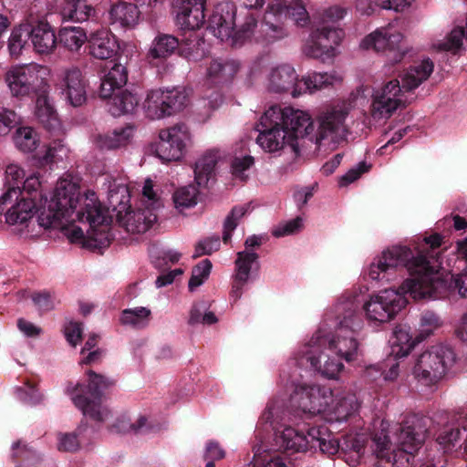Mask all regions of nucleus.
<instances>
[{"label": "nucleus", "instance_id": "39448f33", "mask_svg": "<svg viewBox=\"0 0 467 467\" xmlns=\"http://www.w3.org/2000/svg\"><path fill=\"white\" fill-rule=\"evenodd\" d=\"M111 384L112 381H70L66 391L84 417L100 425L112 416L111 410L102 404L105 391Z\"/></svg>", "mask_w": 467, "mask_h": 467}, {"label": "nucleus", "instance_id": "58836bf2", "mask_svg": "<svg viewBox=\"0 0 467 467\" xmlns=\"http://www.w3.org/2000/svg\"><path fill=\"white\" fill-rule=\"evenodd\" d=\"M110 16L114 23H119L122 26H134L139 19L137 5L125 1L114 5L110 10Z\"/></svg>", "mask_w": 467, "mask_h": 467}, {"label": "nucleus", "instance_id": "6e6552de", "mask_svg": "<svg viewBox=\"0 0 467 467\" xmlns=\"http://www.w3.org/2000/svg\"><path fill=\"white\" fill-rule=\"evenodd\" d=\"M128 201L127 188L110 192L109 203L117 213V221L128 233L139 234L147 232L156 222L157 215L150 209L131 210Z\"/></svg>", "mask_w": 467, "mask_h": 467}, {"label": "nucleus", "instance_id": "bf43d9fd", "mask_svg": "<svg viewBox=\"0 0 467 467\" xmlns=\"http://www.w3.org/2000/svg\"><path fill=\"white\" fill-rule=\"evenodd\" d=\"M438 358L437 354H431L430 352L422 353L415 367H414V374L416 377H421L423 379H427L431 377V370L429 368H432V364H436V359Z\"/></svg>", "mask_w": 467, "mask_h": 467}, {"label": "nucleus", "instance_id": "c9c22d12", "mask_svg": "<svg viewBox=\"0 0 467 467\" xmlns=\"http://www.w3.org/2000/svg\"><path fill=\"white\" fill-rule=\"evenodd\" d=\"M280 443L286 452L305 451L308 449V446L311 447L308 430L305 434L303 431H297L292 427L285 428L280 436Z\"/></svg>", "mask_w": 467, "mask_h": 467}, {"label": "nucleus", "instance_id": "49530a36", "mask_svg": "<svg viewBox=\"0 0 467 467\" xmlns=\"http://www.w3.org/2000/svg\"><path fill=\"white\" fill-rule=\"evenodd\" d=\"M13 140L16 147L23 152H32L39 145L38 135L31 127L18 128Z\"/></svg>", "mask_w": 467, "mask_h": 467}, {"label": "nucleus", "instance_id": "864d4df0", "mask_svg": "<svg viewBox=\"0 0 467 467\" xmlns=\"http://www.w3.org/2000/svg\"><path fill=\"white\" fill-rule=\"evenodd\" d=\"M248 205L235 206L232 209L230 214L225 218L223 223V241L228 243L231 239L232 232L238 225V222L248 211Z\"/></svg>", "mask_w": 467, "mask_h": 467}, {"label": "nucleus", "instance_id": "4d7b16f0", "mask_svg": "<svg viewBox=\"0 0 467 467\" xmlns=\"http://www.w3.org/2000/svg\"><path fill=\"white\" fill-rule=\"evenodd\" d=\"M29 38V31L26 28H15L8 39V48L11 56L18 57L21 55L27 39Z\"/></svg>", "mask_w": 467, "mask_h": 467}, {"label": "nucleus", "instance_id": "bb28decb", "mask_svg": "<svg viewBox=\"0 0 467 467\" xmlns=\"http://www.w3.org/2000/svg\"><path fill=\"white\" fill-rule=\"evenodd\" d=\"M342 78L336 73H313L306 78H302L294 90V97H297L306 92H314L316 90L333 86L341 82Z\"/></svg>", "mask_w": 467, "mask_h": 467}, {"label": "nucleus", "instance_id": "8fccbe9b", "mask_svg": "<svg viewBox=\"0 0 467 467\" xmlns=\"http://www.w3.org/2000/svg\"><path fill=\"white\" fill-rule=\"evenodd\" d=\"M285 108L282 109L276 105L271 106L260 118V130L283 128L285 123Z\"/></svg>", "mask_w": 467, "mask_h": 467}, {"label": "nucleus", "instance_id": "ddd939ff", "mask_svg": "<svg viewBox=\"0 0 467 467\" xmlns=\"http://www.w3.org/2000/svg\"><path fill=\"white\" fill-rule=\"evenodd\" d=\"M343 31L333 26L323 25L314 31L303 52L306 56L326 61L336 56V48L343 38Z\"/></svg>", "mask_w": 467, "mask_h": 467}, {"label": "nucleus", "instance_id": "1a4fd4ad", "mask_svg": "<svg viewBox=\"0 0 467 467\" xmlns=\"http://www.w3.org/2000/svg\"><path fill=\"white\" fill-rule=\"evenodd\" d=\"M334 390L331 387L319 384H297L290 394L291 406L304 413L317 415L329 410L334 404Z\"/></svg>", "mask_w": 467, "mask_h": 467}, {"label": "nucleus", "instance_id": "09e8293b", "mask_svg": "<svg viewBox=\"0 0 467 467\" xmlns=\"http://www.w3.org/2000/svg\"><path fill=\"white\" fill-rule=\"evenodd\" d=\"M150 310L146 307H135L122 311L120 322L123 325H130L136 327H144L148 324Z\"/></svg>", "mask_w": 467, "mask_h": 467}, {"label": "nucleus", "instance_id": "e433bc0d", "mask_svg": "<svg viewBox=\"0 0 467 467\" xmlns=\"http://www.w3.org/2000/svg\"><path fill=\"white\" fill-rule=\"evenodd\" d=\"M109 99V111L115 117L132 113L139 105L138 96L129 90L112 94Z\"/></svg>", "mask_w": 467, "mask_h": 467}, {"label": "nucleus", "instance_id": "a878e982", "mask_svg": "<svg viewBox=\"0 0 467 467\" xmlns=\"http://www.w3.org/2000/svg\"><path fill=\"white\" fill-rule=\"evenodd\" d=\"M308 436L311 439V447L318 446L323 454L331 457L338 452L340 448L339 441L327 426L309 427Z\"/></svg>", "mask_w": 467, "mask_h": 467}, {"label": "nucleus", "instance_id": "0e129e2a", "mask_svg": "<svg viewBox=\"0 0 467 467\" xmlns=\"http://www.w3.org/2000/svg\"><path fill=\"white\" fill-rule=\"evenodd\" d=\"M220 240L218 236H213L200 241L196 246L193 257L197 258L204 254H211L213 252L219 250Z\"/></svg>", "mask_w": 467, "mask_h": 467}, {"label": "nucleus", "instance_id": "9d476101", "mask_svg": "<svg viewBox=\"0 0 467 467\" xmlns=\"http://www.w3.org/2000/svg\"><path fill=\"white\" fill-rule=\"evenodd\" d=\"M282 17H291L299 26H305L308 20V13L302 0H275L265 16L262 24L263 31L270 38H280L284 36L283 26L277 23Z\"/></svg>", "mask_w": 467, "mask_h": 467}, {"label": "nucleus", "instance_id": "774afa93", "mask_svg": "<svg viewBox=\"0 0 467 467\" xmlns=\"http://www.w3.org/2000/svg\"><path fill=\"white\" fill-rule=\"evenodd\" d=\"M256 24L257 22L255 17L253 15L248 14L245 16L244 23L235 29L234 43L250 36L256 26Z\"/></svg>", "mask_w": 467, "mask_h": 467}, {"label": "nucleus", "instance_id": "5fc2aeb1", "mask_svg": "<svg viewBox=\"0 0 467 467\" xmlns=\"http://www.w3.org/2000/svg\"><path fill=\"white\" fill-rule=\"evenodd\" d=\"M212 269V263L204 259L192 268V276L189 280L188 287L190 291H194L203 284L209 277Z\"/></svg>", "mask_w": 467, "mask_h": 467}, {"label": "nucleus", "instance_id": "c03bdc74", "mask_svg": "<svg viewBox=\"0 0 467 467\" xmlns=\"http://www.w3.org/2000/svg\"><path fill=\"white\" fill-rule=\"evenodd\" d=\"M133 136V129L125 127L116 130L113 132L99 136L98 140L99 146L101 149L113 150L126 146Z\"/></svg>", "mask_w": 467, "mask_h": 467}, {"label": "nucleus", "instance_id": "4468645a", "mask_svg": "<svg viewBox=\"0 0 467 467\" xmlns=\"http://www.w3.org/2000/svg\"><path fill=\"white\" fill-rule=\"evenodd\" d=\"M159 138L158 156L165 161H178L191 141V132L185 124L179 123L161 130Z\"/></svg>", "mask_w": 467, "mask_h": 467}, {"label": "nucleus", "instance_id": "c85d7f7f", "mask_svg": "<svg viewBox=\"0 0 467 467\" xmlns=\"http://www.w3.org/2000/svg\"><path fill=\"white\" fill-rule=\"evenodd\" d=\"M40 187L39 179L36 176H29L23 182V189L19 186L9 187L2 195L1 203H11L23 196L33 198L36 203V201L42 198V193L39 192Z\"/></svg>", "mask_w": 467, "mask_h": 467}, {"label": "nucleus", "instance_id": "052dcab7", "mask_svg": "<svg viewBox=\"0 0 467 467\" xmlns=\"http://www.w3.org/2000/svg\"><path fill=\"white\" fill-rule=\"evenodd\" d=\"M438 327L437 318L433 313L422 316L419 334L415 337L418 344L431 336Z\"/></svg>", "mask_w": 467, "mask_h": 467}, {"label": "nucleus", "instance_id": "4c0bfd02", "mask_svg": "<svg viewBox=\"0 0 467 467\" xmlns=\"http://www.w3.org/2000/svg\"><path fill=\"white\" fill-rule=\"evenodd\" d=\"M16 203L7 210L5 220L9 224L24 223L32 218L36 203L33 198L20 197Z\"/></svg>", "mask_w": 467, "mask_h": 467}, {"label": "nucleus", "instance_id": "13d9d810", "mask_svg": "<svg viewBox=\"0 0 467 467\" xmlns=\"http://www.w3.org/2000/svg\"><path fill=\"white\" fill-rule=\"evenodd\" d=\"M466 36L467 31L463 27H456L451 31L445 40L440 42V51H450L453 54L457 53L462 47V39Z\"/></svg>", "mask_w": 467, "mask_h": 467}, {"label": "nucleus", "instance_id": "f3484780", "mask_svg": "<svg viewBox=\"0 0 467 467\" xmlns=\"http://www.w3.org/2000/svg\"><path fill=\"white\" fill-rule=\"evenodd\" d=\"M288 132V140L292 142H299V153L301 148L309 141L310 130H313V122L310 116L302 110L285 108L284 127Z\"/></svg>", "mask_w": 467, "mask_h": 467}, {"label": "nucleus", "instance_id": "6ab92c4d", "mask_svg": "<svg viewBox=\"0 0 467 467\" xmlns=\"http://www.w3.org/2000/svg\"><path fill=\"white\" fill-rule=\"evenodd\" d=\"M299 80L293 67L288 64H281L272 67L268 72L266 88L274 93L290 92L294 97V90Z\"/></svg>", "mask_w": 467, "mask_h": 467}, {"label": "nucleus", "instance_id": "de8ad7c7", "mask_svg": "<svg viewBox=\"0 0 467 467\" xmlns=\"http://www.w3.org/2000/svg\"><path fill=\"white\" fill-rule=\"evenodd\" d=\"M234 277L240 282H248L253 265H257V254L249 251L238 252Z\"/></svg>", "mask_w": 467, "mask_h": 467}, {"label": "nucleus", "instance_id": "3c124183", "mask_svg": "<svg viewBox=\"0 0 467 467\" xmlns=\"http://www.w3.org/2000/svg\"><path fill=\"white\" fill-rule=\"evenodd\" d=\"M380 96H385L394 99L396 106L399 108L405 107L407 99L405 98V92L403 86H400L398 79H392L386 83L381 88L376 90Z\"/></svg>", "mask_w": 467, "mask_h": 467}, {"label": "nucleus", "instance_id": "0eeeda50", "mask_svg": "<svg viewBox=\"0 0 467 467\" xmlns=\"http://www.w3.org/2000/svg\"><path fill=\"white\" fill-rule=\"evenodd\" d=\"M348 109L345 106H334L323 110L317 118V131L309 138L318 148L335 150L346 140L348 129L346 119Z\"/></svg>", "mask_w": 467, "mask_h": 467}, {"label": "nucleus", "instance_id": "a18cd8bd", "mask_svg": "<svg viewBox=\"0 0 467 467\" xmlns=\"http://www.w3.org/2000/svg\"><path fill=\"white\" fill-rule=\"evenodd\" d=\"M36 101L35 115L47 130L55 129L58 125V119L55 109L44 94H38Z\"/></svg>", "mask_w": 467, "mask_h": 467}, {"label": "nucleus", "instance_id": "7ed1b4c3", "mask_svg": "<svg viewBox=\"0 0 467 467\" xmlns=\"http://www.w3.org/2000/svg\"><path fill=\"white\" fill-rule=\"evenodd\" d=\"M345 327H348L347 320L341 322L338 331L331 337H312L298 351L296 364L327 379H337L345 368L339 358L351 362L360 352L353 331H346Z\"/></svg>", "mask_w": 467, "mask_h": 467}, {"label": "nucleus", "instance_id": "79ce46f5", "mask_svg": "<svg viewBox=\"0 0 467 467\" xmlns=\"http://www.w3.org/2000/svg\"><path fill=\"white\" fill-rule=\"evenodd\" d=\"M400 109L396 106L394 99L380 96L379 93L374 91L370 105V115L375 120H382L389 119L393 113Z\"/></svg>", "mask_w": 467, "mask_h": 467}, {"label": "nucleus", "instance_id": "a19ab883", "mask_svg": "<svg viewBox=\"0 0 467 467\" xmlns=\"http://www.w3.org/2000/svg\"><path fill=\"white\" fill-rule=\"evenodd\" d=\"M179 40L171 35H159L152 42L148 56L151 58H166L179 48Z\"/></svg>", "mask_w": 467, "mask_h": 467}, {"label": "nucleus", "instance_id": "2f4dec72", "mask_svg": "<svg viewBox=\"0 0 467 467\" xmlns=\"http://www.w3.org/2000/svg\"><path fill=\"white\" fill-rule=\"evenodd\" d=\"M433 69L434 64L429 58L411 66L401 78L404 90L410 91L418 88L423 81L428 79Z\"/></svg>", "mask_w": 467, "mask_h": 467}, {"label": "nucleus", "instance_id": "412c9836", "mask_svg": "<svg viewBox=\"0 0 467 467\" xmlns=\"http://www.w3.org/2000/svg\"><path fill=\"white\" fill-rule=\"evenodd\" d=\"M370 392L360 389L358 392H348L340 398L332 408L337 421L347 420L354 415L364 402H370L373 400Z\"/></svg>", "mask_w": 467, "mask_h": 467}, {"label": "nucleus", "instance_id": "393cba45", "mask_svg": "<svg viewBox=\"0 0 467 467\" xmlns=\"http://www.w3.org/2000/svg\"><path fill=\"white\" fill-rule=\"evenodd\" d=\"M440 299L450 297L458 294L461 297H467V267L463 272L452 274L446 272L440 265Z\"/></svg>", "mask_w": 467, "mask_h": 467}, {"label": "nucleus", "instance_id": "6e6d98bb", "mask_svg": "<svg viewBox=\"0 0 467 467\" xmlns=\"http://www.w3.org/2000/svg\"><path fill=\"white\" fill-rule=\"evenodd\" d=\"M395 341L394 344L399 347V350L396 352L397 356L406 357L418 344L416 337L412 338L409 334V331L405 328H397L394 331Z\"/></svg>", "mask_w": 467, "mask_h": 467}, {"label": "nucleus", "instance_id": "69168bd1", "mask_svg": "<svg viewBox=\"0 0 467 467\" xmlns=\"http://www.w3.org/2000/svg\"><path fill=\"white\" fill-rule=\"evenodd\" d=\"M25 171L17 164L11 163L5 169V187L8 190L12 186H19L21 181L25 178Z\"/></svg>", "mask_w": 467, "mask_h": 467}, {"label": "nucleus", "instance_id": "cd10ccee", "mask_svg": "<svg viewBox=\"0 0 467 467\" xmlns=\"http://www.w3.org/2000/svg\"><path fill=\"white\" fill-rule=\"evenodd\" d=\"M222 155L218 150H206L195 162L194 175L195 182L199 186H206L214 173L216 164Z\"/></svg>", "mask_w": 467, "mask_h": 467}, {"label": "nucleus", "instance_id": "603ef678", "mask_svg": "<svg viewBox=\"0 0 467 467\" xmlns=\"http://www.w3.org/2000/svg\"><path fill=\"white\" fill-rule=\"evenodd\" d=\"M198 190L189 185L177 190L173 194L175 207L178 209L190 208L197 203Z\"/></svg>", "mask_w": 467, "mask_h": 467}, {"label": "nucleus", "instance_id": "c756f323", "mask_svg": "<svg viewBox=\"0 0 467 467\" xmlns=\"http://www.w3.org/2000/svg\"><path fill=\"white\" fill-rule=\"evenodd\" d=\"M60 14L65 20L82 23L94 17L96 10L87 0H64Z\"/></svg>", "mask_w": 467, "mask_h": 467}, {"label": "nucleus", "instance_id": "2eb2a0df", "mask_svg": "<svg viewBox=\"0 0 467 467\" xmlns=\"http://www.w3.org/2000/svg\"><path fill=\"white\" fill-rule=\"evenodd\" d=\"M236 6L232 2H223L215 6L209 19V28L222 41L232 40L235 33Z\"/></svg>", "mask_w": 467, "mask_h": 467}, {"label": "nucleus", "instance_id": "72a5a7b5", "mask_svg": "<svg viewBox=\"0 0 467 467\" xmlns=\"http://www.w3.org/2000/svg\"><path fill=\"white\" fill-rule=\"evenodd\" d=\"M239 67V63L233 59H213L207 68V78L214 83L227 82L234 78Z\"/></svg>", "mask_w": 467, "mask_h": 467}, {"label": "nucleus", "instance_id": "473e14b6", "mask_svg": "<svg viewBox=\"0 0 467 467\" xmlns=\"http://www.w3.org/2000/svg\"><path fill=\"white\" fill-rule=\"evenodd\" d=\"M402 40L403 35L400 32L390 34L387 30H377L363 39L361 47L364 49L387 53L389 47L401 43Z\"/></svg>", "mask_w": 467, "mask_h": 467}, {"label": "nucleus", "instance_id": "9b49d317", "mask_svg": "<svg viewBox=\"0 0 467 467\" xmlns=\"http://www.w3.org/2000/svg\"><path fill=\"white\" fill-rule=\"evenodd\" d=\"M187 104L184 92L171 89L150 90L142 103V109L150 119H161L182 110Z\"/></svg>", "mask_w": 467, "mask_h": 467}, {"label": "nucleus", "instance_id": "f03ea898", "mask_svg": "<svg viewBox=\"0 0 467 467\" xmlns=\"http://www.w3.org/2000/svg\"><path fill=\"white\" fill-rule=\"evenodd\" d=\"M438 234L424 237L415 247L418 255L407 246H393L384 251L370 265L368 275L372 280L385 279L389 271L404 265L413 278L407 280L400 287L403 292H410L414 299L436 298L438 272L430 265L428 258H434L438 254Z\"/></svg>", "mask_w": 467, "mask_h": 467}, {"label": "nucleus", "instance_id": "f8f14e48", "mask_svg": "<svg viewBox=\"0 0 467 467\" xmlns=\"http://www.w3.org/2000/svg\"><path fill=\"white\" fill-rule=\"evenodd\" d=\"M408 292L386 289L373 296L365 303L364 310L371 321L380 323L391 320L406 305L405 294Z\"/></svg>", "mask_w": 467, "mask_h": 467}, {"label": "nucleus", "instance_id": "e2e57ef3", "mask_svg": "<svg viewBox=\"0 0 467 467\" xmlns=\"http://www.w3.org/2000/svg\"><path fill=\"white\" fill-rule=\"evenodd\" d=\"M68 152L69 150L66 145L60 141H55L48 147L44 160L46 162L63 161L67 158Z\"/></svg>", "mask_w": 467, "mask_h": 467}, {"label": "nucleus", "instance_id": "dca6fc26", "mask_svg": "<svg viewBox=\"0 0 467 467\" xmlns=\"http://www.w3.org/2000/svg\"><path fill=\"white\" fill-rule=\"evenodd\" d=\"M60 88L73 107H79L87 99V81L79 68L69 67L60 73Z\"/></svg>", "mask_w": 467, "mask_h": 467}, {"label": "nucleus", "instance_id": "b1692460", "mask_svg": "<svg viewBox=\"0 0 467 467\" xmlns=\"http://www.w3.org/2000/svg\"><path fill=\"white\" fill-rule=\"evenodd\" d=\"M118 48L116 37L106 29L98 30L90 36L89 53L97 59L111 58L116 55Z\"/></svg>", "mask_w": 467, "mask_h": 467}, {"label": "nucleus", "instance_id": "ea45409f", "mask_svg": "<svg viewBox=\"0 0 467 467\" xmlns=\"http://www.w3.org/2000/svg\"><path fill=\"white\" fill-rule=\"evenodd\" d=\"M88 431V423L81 421L80 425L74 432L57 434V450L65 452H75L85 438V432Z\"/></svg>", "mask_w": 467, "mask_h": 467}, {"label": "nucleus", "instance_id": "338daca9", "mask_svg": "<svg viewBox=\"0 0 467 467\" xmlns=\"http://www.w3.org/2000/svg\"><path fill=\"white\" fill-rule=\"evenodd\" d=\"M253 164L254 158L251 156L234 158L232 161V172L236 178L245 180L247 175H245L244 172L250 169Z\"/></svg>", "mask_w": 467, "mask_h": 467}, {"label": "nucleus", "instance_id": "aec40b11", "mask_svg": "<svg viewBox=\"0 0 467 467\" xmlns=\"http://www.w3.org/2000/svg\"><path fill=\"white\" fill-rule=\"evenodd\" d=\"M205 3L206 0H181L177 25L183 30L199 29L205 22Z\"/></svg>", "mask_w": 467, "mask_h": 467}, {"label": "nucleus", "instance_id": "37998d69", "mask_svg": "<svg viewBox=\"0 0 467 467\" xmlns=\"http://www.w3.org/2000/svg\"><path fill=\"white\" fill-rule=\"evenodd\" d=\"M61 45L71 52H76L87 42L85 30L79 26L64 27L58 34Z\"/></svg>", "mask_w": 467, "mask_h": 467}, {"label": "nucleus", "instance_id": "680f3d73", "mask_svg": "<svg viewBox=\"0 0 467 467\" xmlns=\"http://www.w3.org/2000/svg\"><path fill=\"white\" fill-rule=\"evenodd\" d=\"M18 123L19 117L14 110L0 108V136L7 135Z\"/></svg>", "mask_w": 467, "mask_h": 467}, {"label": "nucleus", "instance_id": "20e7f679", "mask_svg": "<svg viewBox=\"0 0 467 467\" xmlns=\"http://www.w3.org/2000/svg\"><path fill=\"white\" fill-rule=\"evenodd\" d=\"M417 418L413 416L396 428L397 448L392 444L384 422L380 430L375 431L371 438V450L377 462L373 467H410L415 453L425 440V431L415 424Z\"/></svg>", "mask_w": 467, "mask_h": 467}, {"label": "nucleus", "instance_id": "4be33fe9", "mask_svg": "<svg viewBox=\"0 0 467 467\" xmlns=\"http://www.w3.org/2000/svg\"><path fill=\"white\" fill-rule=\"evenodd\" d=\"M451 420V426H444L442 431L440 430V445L444 444L445 449L454 446V441L459 438L460 427L467 430V410H461L451 417L450 412L440 414V424L443 420ZM464 451L467 454V439L464 445Z\"/></svg>", "mask_w": 467, "mask_h": 467}, {"label": "nucleus", "instance_id": "423d86ee", "mask_svg": "<svg viewBox=\"0 0 467 467\" xmlns=\"http://www.w3.org/2000/svg\"><path fill=\"white\" fill-rule=\"evenodd\" d=\"M48 68L37 63L16 65L5 74V80L13 97L29 98L47 91Z\"/></svg>", "mask_w": 467, "mask_h": 467}, {"label": "nucleus", "instance_id": "a211bd4d", "mask_svg": "<svg viewBox=\"0 0 467 467\" xmlns=\"http://www.w3.org/2000/svg\"><path fill=\"white\" fill-rule=\"evenodd\" d=\"M257 144L267 152H275L283 149H289L295 158L300 156L299 142L294 143L288 140V131L284 128L258 130Z\"/></svg>", "mask_w": 467, "mask_h": 467}, {"label": "nucleus", "instance_id": "f704fd0d", "mask_svg": "<svg viewBox=\"0 0 467 467\" xmlns=\"http://www.w3.org/2000/svg\"><path fill=\"white\" fill-rule=\"evenodd\" d=\"M127 80L126 67L119 63H114L102 79L99 90L100 97L104 99L110 98L114 90L125 85Z\"/></svg>", "mask_w": 467, "mask_h": 467}, {"label": "nucleus", "instance_id": "5701e85b", "mask_svg": "<svg viewBox=\"0 0 467 467\" xmlns=\"http://www.w3.org/2000/svg\"><path fill=\"white\" fill-rule=\"evenodd\" d=\"M29 38L34 50L40 55H50L57 47V36L53 27L45 21H38L32 26Z\"/></svg>", "mask_w": 467, "mask_h": 467}, {"label": "nucleus", "instance_id": "f257e3e1", "mask_svg": "<svg viewBox=\"0 0 467 467\" xmlns=\"http://www.w3.org/2000/svg\"><path fill=\"white\" fill-rule=\"evenodd\" d=\"M74 213L78 221L88 223L93 229L109 222L108 210L102 207L95 192L81 194L77 183L62 180L57 182L47 206L41 208L38 224L45 229L60 228L71 243H76L84 237L82 229L77 226L67 229L63 222L74 221L71 218Z\"/></svg>", "mask_w": 467, "mask_h": 467}, {"label": "nucleus", "instance_id": "7c9ffc66", "mask_svg": "<svg viewBox=\"0 0 467 467\" xmlns=\"http://www.w3.org/2000/svg\"><path fill=\"white\" fill-rule=\"evenodd\" d=\"M179 50L180 54L185 58L197 61L202 58L208 52V44L201 34L190 31L182 39Z\"/></svg>", "mask_w": 467, "mask_h": 467}]
</instances>
